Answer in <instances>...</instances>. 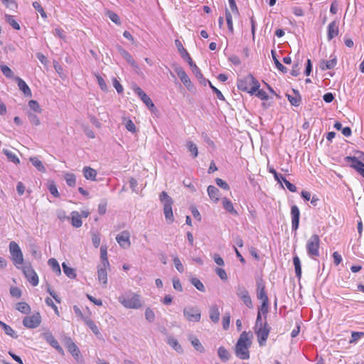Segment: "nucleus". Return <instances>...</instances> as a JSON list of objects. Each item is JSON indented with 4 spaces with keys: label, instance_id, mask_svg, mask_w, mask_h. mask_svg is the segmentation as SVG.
Instances as JSON below:
<instances>
[{
    "label": "nucleus",
    "instance_id": "16",
    "mask_svg": "<svg viewBox=\"0 0 364 364\" xmlns=\"http://www.w3.org/2000/svg\"><path fill=\"white\" fill-rule=\"evenodd\" d=\"M130 234L128 231L125 230L117 235L116 240L122 248H129L131 245Z\"/></svg>",
    "mask_w": 364,
    "mask_h": 364
},
{
    "label": "nucleus",
    "instance_id": "6",
    "mask_svg": "<svg viewBox=\"0 0 364 364\" xmlns=\"http://www.w3.org/2000/svg\"><path fill=\"white\" fill-rule=\"evenodd\" d=\"M320 238L316 234L311 235L306 242V251L312 258L319 256Z\"/></svg>",
    "mask_w": 364,
    "mask_h": 364
},
{
    "label": "nucleus",
    "instance_id": "19",
    "mask_svg": "<svg viewBox=\"0 0 364 364\" xmlns=\"http://www.w3.org/2000/svg\"><path fill=\"white\" fill-rule=\"evenodd\" d=\"M338 35V23L336 21L331 22L328 26L327 38L328 41Z\"/></svg>",
    "mask_w": 364,
    "mask_h": 364
},
{
    "label": "nucleus",
    "instance_id": "53",
    "mask_svg": "<svg viewBox=\"0 0 364 364\" xmlns=\"http://www.w3.org/2000/svg\"><path fill=\"white\" fill-rule=\"evenodd\" d=\"M27 115H28L30 122L32 124H33L35 126H38L41 124L40 119L36 114L28 112L27 113Z\"/></svg>",
    "mask_w": 364,
    "mask_h": 364
},
{
    "label": "nucleus",
    "instance_id": "57",
    "mask_svg": "<svg viewBox=\"0 0 364 364\" xmlns=\"http://www.w3.org/2000/svg\"><path fill=\"white\" fill-rule=\"evenodd\" d=\"M124 125L129 132H131L132 133H135L136 132V126L131 119L126 120Z\"/></svg>",
    "mask_w": 364,
    "mask_h": 364
},
{
    "label": "nucleus",
    "instance_id": "11",
    "mask_svg": "<svg viewBox=\"0 0 364 364\" xmlns=\"http://www.w3.org/2000/svg\"><path fill=\"white\" fill-rule=\"evenodd\" d=\"M41 323V316L40 313L37 312L31 316H26L23 319V324L28 328H37Z\"/></svg>",
    "mask_w": 364,
    "mask_h": 364
},
{
    "label": "nucleus",
    "instance_id": "62",
    "mask_svg": "<svg viewBox=\"0 0 364 364\" xmlns=\"http://www.w3.org/2000/svg\"><path fill=\"white\" fill-rule=\"evenodd\" d=\"M10 294L15 298H20L21 296V291L19 288L12 287L10 288Z\"/></svg>",
    "mask_w": 364,
    "mask_h": 364
},
{
    "label": "nucleus",
    "instance_id": "36",
    "mask_svg": "<svg viewBox=\"0 0 364 364\" xmlns=\"http://www.w3.org/2000/svg\"><path fill=\"white\" fill-rule=\"evenodd\" d=\"M0 326L4 329L6 334L8 336H10L11 337L14 338H17L18 335L15 333V331L13 330V328L7 325L6 323H4L3 321H0Z\"/></svg>",
    "mask_w": 364,
    "mask_h": 364
},
{
    "label": "nucleus",
    "instance_id": "17",
    "mask_svg": "<svg viewBox=\"0 0 364 364\" xmlns=\"http://www.w3.org/2000/svg\"><path fill=\"white\" fill-rule=\"evenodd\" d=\"M291 216L292 230L296 231L299 228L300 211L296 205H294L291 207Z\"/></svg>",
    "mask_w": 364,
    "mask_h": 364
},
{
    "label": "nucleus",
    "instance_id": "18",
    "mask_svg": "<svg viewBox=\"0 0 364 364\" xmlns=\"http://www.w3.org/2000/svg\"><path fill=\"white\" fill-rule=\"evenodd\" d=\"M43 337L53 348H55L59 353H63V348L50 332H45Z\"/></svg>",
    "mask_w": 364,
    "mask_h": 364
},
{
    "label": "nucleus",
    "instance_id": "20",
    "mask_svg": "<svg viewBox=\"0 0 364 364\" xmlns=\"http://www.w3.org/2000/svg\"><path fill=\"white\" fill-rule=\"evenodd\" d=\"M109 266H103L100 264L97 267V278L100 282L103 284H107V269L109 268Z\"/></svg>",
    "mask_w": 364,
    "mask_h": 364
},
{
    "label": "nucleus",
    "instance_id": "44",
    "mask_svg": "<svg viewBox=\"0 0 364 364\" xmlns=\"http://www.w3.org/2000/svg\"><path fill=\"white\" fill-rule=\"evenodd\" d=\"M62 266L63 272L67 277H68L70 279H75L77 275L75 273V270L73 268L68 267L65 262L63 263Z\"/></svg>",
    "mask_w": 364,
    "mask_h": 364
},
{
    "label": "nucleus",
    "instance_id": "42",
    "mask_svg": "<svg viewBox=\"0 0 364 364\" xmlns=\"http://www.w3.org/2000/svg\"><path fill=\"white\" fill-rule=\"evenodd\" d=\"M218 354L219 358L224 362H226L230 359V353L223 346H220L218 348Z\"/></svg>",
    "mask_w": 364,
    "mask_h": 364
},
{
    "label": "nucleus",
    "instance_id": "50",
    "mask_svg": "<svg viewBox=\"0 0 364 364\" xmlns=\"http://www.w3.org/2000/svg\"><path fill=\"white\" fill-rule=\"evenodd\" d=\"M28 107L30 109L36 112L41 113L42 109L41 108L38 102L36 100H31L28 102Z\"/></svg>",
    "mask_w": 364,
    "mask_h": 364
},
{
    "label": "nucleus",
    "instance_id": "3",
    "mask_svg": "<svg viewBox=\"0 0 364 364\" xmlns=\"http://www.w3.org/2000/svg\"><path fill=\"white\" fill-rule=\"evenodd\" d=\"M239 90L253 95L260 87L258 80L253 77L252 74H249L237 82Z\"/></svg>",
    "mask_w": 364,
    "mask_h": 364
},
{
    "label": "nucleus",
    "instance_id": "8",
    "mask_svg": "<svg viewBox=\"0 0 364 364\" xmlns=\"http://www.w3.org/2000/svg\"><path fill=\"white\" fill-rule=\"evenodd\" d=\"M183 316L189 322H199L201 318V311L197 306H188L183 309Z\"/></svg>",
    "mask_w": 364,
    "mask_h": 364
},
{
    "label": "nucleus",
    "instance_id": "28",
    "mask_svg": "<svg viewBox=\"0 0 364 364\" xmlns=\"http://www.w3.org/2000/svg\"><path fill=\"white\" fill-rule=\"evenodd\" d=\"M208 194L210 198L213 200L215 203L218 202L220 199V191L219 190L214 186H209L207 189Z\"/></svg>",
    "mask_w": 364,
    "mask_h": 364
},
{
    "label": "nucleus",
    "instance_id": "55",
    "mask_svg": "<svg viewBox=\"0 0 364 364\" xmlns=\"http://www.w3.org/2000/svg\"><path fill=\"white\" fill-rule=\"evenodd\" d=\"M175 44L176 46L179 53L181 54L182 57L186 59V53H188V52L183 48L181 42L179 40L176 39L175 41Z\"/></svg>",
    "mask_w": 364,
    "mask_h": 364
},
{
    "label": "nucleus",
    "instance_id": "43",
    "mask_svg": "<svg viewBox=\"0 0 364 364\" xmlns=\"http://www.w3.org/2000/svg\"><path fill=\"white\" fill-rule=\"evenodd\" d=\"M186 147L188 149V151L191 152V154L193 158H196L198 156V150L197 145L196 144H194L191 141H188L186 142Z\"/></svg>",
    "mask_w": 364,
    "mask_h": 364
},
{
    "label": "nucleus",
    "instance_id": "45",
    "mask_svg": "<svg viewBox=\"0 0 364 364\" xmlns=\"http://www.w3.org/2000/svg\"><path fill=\"white\" fill-rule=\"evenodd\" d=\"M269 311V301H262L261 306L258 309L257 316H261L263 314L264 316H267V314Z\"/></svg>",
    "mask_w": 364,
    "mask_h": 364
},
{
    "label": "nucleus",
    "instance_id": "30",
    "mask_svg": "<svg viewBox=\"0 0 364 364\" xmlns=\"http://www.w3.org/2000/svg\"><path fill=\"white\" fill-rule=\"evenodd\" d=\"M83 174L86 179L95 181L97 176V171L90 166H85L83 168Z\"/></svg>",
    "mask_w": 364,
    "mask_h": 364
},
{
    "label": "nucleus",
    "instance_id": "38",
    "mask_svg": "<svg viewBox=\"0 0 364 364\" xmlns=\"http://www.w3.org/2000/svg\"><path fill=\"white\" fill-rule=\"evenodd\" d=\"M271 53H272V58H273V60H274V63L277 67V68L280 70L282 73H287V68L284 66L279 61V60L277 59V55H276V53L274 50H272L271 51Z\"/></svg>",
    "mask_w": 364,
    "mask_h": 364
},
{
    "label": "nucleus",
    "instance_id": "25",
    "mask_svg": "<svg viewBox=\"0 0 364 364\" xmlns=\"http://www.w3.org/2000/svg\"><path fill=\"white\" fill-rule=\"evenodd\" d=\"M16 81L17 82L18 88L23 92V94L27 97H31V90L26 82L19 77H16Z\"/></svg>",
    "mask_w": 364,
    "mask_h": 364
},
{
    "label": "nucleus",
    "instance_id": "51",
    "mask_svg": "<svg viewBox=\"0 0 364 364\" xmlns=\"http://www.w3.org/2000/svg\"><path fill=\"white\" fill-rule=\"evenodd\" d=\"M33 6L36 11H38L40 13V14L43 18H44V19L47 18V14L45 12L43 8L41 6V5L39 2H38V1L33 2Z\"/></svg>",
    "mask_w": 364,
    "mask_h": 364
},
{
    "label": "nucleus",
    "instance_id": "10",
    "mask_svg": "<svg viewBox=\"0 0 364 364\" xmlns=\"http://www.w3.org/2000/svg\"><path fill=\"white\" fill-rule=\"evenodd\" d=\"M268 171L269 173H272L274 175V179L279 183H282V182H284L288 190L291 192H296V187L293 183H290L288 180L286 179V178L282 176V174L278 173L276 170L273 167H270L268 166Z\"/></svg>",
    "mask_w": 364,
    "mask_h": 364
},
{
    "label": "nucleus",
    "instance_id": "35",
    "mask_svg": "<svg viewBox=\"0 0 364 364\" xmlns=\"http://www.w3.org/2000/svg\"><path fill=\"white\" fill-rule=\"evenodd\" d=\"M4 19H5L6 22L8 23L14 29H15V30L21 29L19 23L15 20L14 16L6 14L4 15Z\"/></svg>",
    "mask_w": 364,
    "mask_h": 364
},
{
    "label": "nucleus",
    "instance_id": "13",
    "mask_svg": "<svg viewBox=\"0 0 364 364\" xmlns=\"http://www.w3.org/2000/svg\"><path fill=\"white\" fill-rule=\"evenodd\" d=\"M23 272L28 281L36 287L38 284V277L34 269L30 265H26L23 268Z\"/></svg>",
    "mask_w": 364,
    "mask_h": 364
},
{
    "label": "nucleus",
    "instance_id": "5",
    "mask_svg": "<svg viewBox=\"0 0 364 364\" xmlns=\"http://www.w3.org/2000/svg\"><path fill=\"white\" fill-rule=\"evenodd\" d=\"M159 199L164 205V213L165 218L168 223H172L174 220V217L172 210V205L173 204V199L168 195L166 191H162L159 195Z\"/></svg>",
    "mask_w": 364,
    "mask_h": 364
},
{
    "label": "nucleus",
    "instance_id": "12",
    "mask_svg": "<svg viewBox=\"0 0 364 364\" xmlns=\"http://www.w3.org/2000/svg\"><path fill=\"white\" fill-rule=\"evenodd\" d=\"M188 63L192 72L196 75V77L199 80L200 83L203 85L205 86L207 85V82L208 80L205 79L203 74L200 72V70L198 68V66L193 62L192 58H191L188 53H186V59Z\"/></svg>",
    "mask_w": 364,
    "mask_h": 364
},
{
    "label": "nucleus",
    "instance_id": "31",
    "mask_svg": "<svg viewBox=\"0 0 364 364\" xmlns=\"http://www.w3.org/2000/svg\"><path fill=\"white\" fill-rule=\"evenodd\" d=\"M71 224L75 228H80L82 225L81 216L77 211L71 213Z\"/></svg>",
    "mask_w": 364,
    "mask_h": 364
},
{
    "label": "nucleus",
    "instance_id": "40",
    "mask_svg": "<svg viewBox=\"0 0 364 364\" xmlns=\"http://www.w3.org/2000/svg\"><path fill=\"white\" fill-rule=\"evenodd\" d=\"M83 321L95 335L100 334V331L97 326L90 317L87 316L86 318H84Z\"/></svg>",
    "mask_w": 364,
    "mask_h": 364
},
{
    "label": "nucleus",
    "instance_id": "41",
    "mask_svg": "<svg viewBox=\"0 0 364 364\" xmlns=\"http://www.w3.org/2000/svg\"><path fill=\"white\" fill-rule=\"evenodd\" d=\"M48 265L51 267L53 272H55L57 274H61V270L60 265L58 262V261L54 258H50L48 261Z\"/></svg>",
    "mask_w": 364,
    "mask_h": 364
},
{
    "label": "nucleus",
    "instance_id": "37",
    "mask_svg": "<svg viewBox=\"0 0 364 364\" xmlns=\"http://www.w3.org/2000/svg\"><path fill=\"white\" fill-rule=\"evenodd\" d=\"M100 259L101 264L103 266H110L107 258V247L102 246L100 247Z\"/></svg>",
    "mask_w": 364,
    "mask_h": 364
},
{
    "label": "nucleus",
    "instance_id": "32",
    "mask_svg": "<svg viewBox=\"0 0 364 364\" xmlns=\"http://www.w3.org/2000/svg\"><path fill=\"white\" fill-rule=\"evenodd\" d=\"M29 160L31 162V164H33V166H35L38 171H39L41 173L46 172V167L43 166L41 161H40L37 157H36V156L31 157L29 159Z\"/></svg>",
    "mask_w": 364,
    "mask_h": 364
},
{
    "label": "nucleus",
    "instance_id": "21",
    "mask_svg": "<svg viewBox=\"0 0 364 364\" xmlns=\"http://www.w3.org/2000/svg\"><path fill=\"white\" fill-rule=\"evenodd\" d=\"M344 161L346 163H350V167L355 169L356 171L362 167H364V163L358 160L355 156H346Z\"/></svg>",
    "mask_w": 364,
    "mask_h": 364
},
{
    "label": "nucleus",
    "instance_id": "39",
    "mask_svg": "<svg viewBox=\"0 0 364 364\" xmlns=\"http://www.w3.org/2000/svg\"><path fill=\"white\" fill-rule=\"evenodd\" d=\"M16 309L26 314H28L31 312L30 306L27 303L23 301L17 303L16 305Z\"/></svg>",
    "mask_w": 364,
    "mask_h": 364
},
{
    "label": "nucleus",
    "instance_id": "46",
    "mask_svg": "<svg viewBox=\"0 0 364 364\" xmlns=\"http://www.w3.org/2000/svg\"><path fill=\"white\" fill-rule=\"evenodd\" d=\"M168 344L171 346L177 352H182V347L178 343V341L173 337H168L167 340Z\"/></svg>",
    "mask_w": 364,
    "mask_h": 364
},
{
    "label": "nucleus",
    "instance_id": "29",
    "mask_svg": "<svg viewBox=\"0 0 364 364\" xmlns=\"http://www.w3.org/2000/svg\"><path fill=\"white\" fill-rule=\"evenodd\" d=\"M337 64V59L336 57L328 60H321L320 63V68L322 70H330L333 68Z\"/></svg>",
    "mask_w": 364,
    "mask_h": 364
},
{
    "label": "nucleus",
    "instance_id": "24",
    "mask_svg": "<svg viewBox=\"0 0 364 364\" xmlns=\"http://www.w3.org/2000/svg\"><path fill=\"white\" fill-rule=\"evenodd\" d=\"M292 91L294 95L287 94V97L292 106L298 107L301 104V97L298 90L293 89Z\"/></svg>",
    "mask_w": 364,
    "mask_h": 364
},
{
    "label": "nucleus",
    "instance_id": "7",
    "mask_svg": "<svg viewBox=\"0 0 364 364\" xmlns=\"http://www.w3.org/2000/svg\"><path fill=\"white\" fill-rule=\"evenodd\" d=\"M9 251L14 264L19 268L23 264V257L18 245L14 241L11 242L9 243Z\"/></svg>",
    "mask_w": 364,
    "mask_h": 364
},
{
    "label": "nucleus",
    "instance_id": "60",
    "mask_svg": "<svg viewBox=\"0 0 364 364\" xmlns=\"http://www.w3.org/2000/svg\"><path fill=\"white\" fill-rule=\"evenodd\" d=\"M364 336V332H355L353 331L351 333V339L349 343H355L360 338Z\"/></svg>",
    "mask_w": 364,
    "mask_h": 364
},
{
    "label": "nucleus",
    "instance_id": "2",
    "mask_svg": "<svg viewBox=\"0 0 364 364\" xmlns=\"http://www.w3.org/2000/svg\"><path fill=\"white\" fill-rule=\"evenodd\" d=\"M251 346V341L249 340L248 333L243 331L235 346V355L242 360L249 359V348Z\"/></svg>",
    "mask_w": 364,
    "mask_h": 364
},
{
    "label": "nucleus",
    "instance_id": "33",
    "mask_svg": "<svg viewBox=\"0 0 364 364\" xmlns=\"http://www.w3.org/2000/svg\"><path fill=\"white\" fill-rule=\"evenodd\" d=\"M189 340L191 341V344L197 351H199L200 353H203L205 351L204 347L201 344L199 339H198L196 337L191 335L189 336Z\"/></svg>",
    "mask_w": 364,
    "mask_h": 364
},
{
    "label": "nucleus",
    "instance_id": "58",
    "mask_svg": "<svg viewBox=\"0 0 364 364\" xmlns=\"http://www.w3.org/2000/svg\"><path fill=\"white\" fill-rule=\"evenodd\" d=\"M207 83L209 84L210 87L212 89L213 92L217 95L218 98L220 100H225V97L222 94V92L215 87H214L212 83L208 80Z\"/></svg>",
    "mask_w": 364,
    "mask_h": 364
},
{
    "label": "nucleus",
    "instance_id": "1",
    "mask_svg": "<svg viewBox=\"0 0 364 364\" xmlns=\"http://www.w3.org/2000/svg\"><path fill=\"white\" fill-rule=\"evenodd\" d=\"M253 328L259 346H265L271 331V327L267 321V316H265L264 318H262V316L259 315L257 316Z\"/></svg>",
    "mask_w": 364,
    "mask_h": 364
},
{
    "label": "nucleus",
    "instance_id": "14",
    "mask_svg": "<svg viewBox=\"0 0 364 364\" xmlns=\"http://www.w3.org/2000/svg\"><path fill=\"white\" fill-rule=\"evenodd\" d=\"M174 71L187 89L191 90L193 87L192 83L183 68L181 66L176 65L174 67Z\"/></svg>",
    "mask_w": 364,
    "mask_h": 364
},
{
    "label": "nucleus",
    "instance_id": "59",
    "mask_svg": "<svg viewBox=\"0 0 364 364\" xmlns=\"http://www.w3.org/2000/svg\"><path fill=\"white\" fill-rule=\"evenodd\" d=\"M173 261L176 269L181 273L183 272L184 267L181 262L180 261L179 258L178 257H174Z\"/></svg>",
    "mask_w": 364,
    "mask_h": 364
},
{
    "label": "nucleus",
    "instance_id": "54",
    "mask_svg": "<svg viewBox=\"0 0 364 364\" xmlns=\"http://www.w3.org/2000/svg\"><path fill=\"white\" fill-rule=\"evenodd\" d=\"M145 318L149 323H152L155 320V314L149 307L145 310Z\"/></svg>",
    "mask_w": 364,
    "mask_h": 364
},
{
    "label": "nucleus",
    "instance_id": "52",
    "mask_svg": "<svg viewBox=\"0 0 364 364\" xmlns=\"http://www.w3.org/2000/svg\"><path fill=\"white\" fill-rule=\"evenodd\" d=\"M107 16L110 18L112 21H113L114 23L119 25L121 24V21L119 18V16L114 12L112 11H108L107 12Z\"/></svg>",
    "mask_w": 364,
    "mask_h": 364
},
{
    "label": "nucleus",
    "instance_id": "15",
    "mask_svg": "<svg viewBox=\"0 0 364 364\" xmlns=\"http://www.w3.org/2000/svg\"><path fill=\"white\" fill-rule=\"evenodd\" d=\"M134 92L135 94H136L140 99L142 100V102L147 106L149 109L152 110L153 109H155V105L153 103L151 98L142 90V89L138 86H136L134 87Z\"/></svg>",
    "mask_w": 364,
    "mask_h": 364
},
{
    "label": "nucleus",
    "instance_id": "64",
    "mask_svg": "<svg viewBox=\"0 0 364 364\" xmlns=\"http://www.w3.org/2000/svg\"><path fill=\"white\" fill-rule=\"evenodd\" d=\"M215 183L219 187H220L221 188H223L224 190L230 189V186H229L228 183H226L225 181H223L221 178H217L215 179Z\"/></svg>",
    "mask_w": 364,
    "mask_h": 364
},
{
    "label": "nucleus",
    "instance_id": "56",
    "mask_svg": "<svg viewBox=\"0 0 364 364\" xmlns=\"http://www.w3.org/2000/svg\"><path fill=\"white\" fill-rule=\"evenodd\" d=\"M1 70L6 77L9 78L14 77L13 71L7 65H1Z\"/></svg>",
    "mask_w": 364,
    "mask_h": 364
},
{
    "label": "nucleus",
    "instance_id": "23",
    "mask_svg": "<svg viewBox=\"0 0 364 364\" xmlns=\"http://www.w3.org/2000/svg\"><path fill=\"white\" fill-rule=\"evenodd\" d=\"M118 50L120 55L127 60V62L132 66L134 68H138V65L132 56L129 53L127 50L124 49L122 47L119 46Z\"/></svg>",
    "mask_w": 364,
    "mask_h": 364
},
{
    "label": "nucleus",
    "instance_id": "49",
    "mask_svg": "<svg viewBox=\"0 0 364 364\" xmlns=\"http://www.w3.org/2000/svg\"><path fill=\"white\" fill-rule=\"evenodd\" d=\"M191 283L199 291L204 292L205 291L203 284L196 277L191 279Z\"/></svg>",
    "mask_w": 364,
    "mask_h": 364
},
{
    "label": "nucleus",
    "instance_id": "63",
    "mask_svg": "<svg viewBox=\"0 0 364 364\" xmlns=\"http://www.w3.org/2000/svg\"><path fill=\"white\" fill-rule=\"evenodd\" d=\"M257 297L259 300H261L262 301H269L265 289L257 291Z\"/></svg>",
    "mask_w": 364,
    "mask_h": 364
},
{
    "label": "nucleus",
    "instance_id": "27",
    "mask_svg": "<svg viewBox=\"0 0 364 364\" xmlns=\"http://www.w3.org/2000/svg\"><path fill=\"white\" fill-rule=\"evenodd\" d=\"M222 203H223V206L224 209L227 212L232 214L233 215H238L237 211L234 208L233 204L230 199H228V198H225V197L223 198L222 199Z\"/></svg>",
    "mask_w": 364,
    "mask_h": 364
},
{
    "label": "nucleus",
    "instance_id": "22",
    "mask_svg": "<svg viewBox=\"0 0 364 364\" xmlns=\"http://www.w3.org/2000/svg\"><path fill=\"white\" fill-rule=\"evenodd\" d=\"M66 347L75 359L77 360L79 359L80 352L77 346L70 338L67 341Z\"/></svg>",
    "mask_w": 364,
    "mask_h": 364
},
{
    "label": "nucleus",
    "instance_id": "48",
    "mask_svg": "<svg viewBox=\"0 0 364 364\" xmlns=\"http://www.w3.org/2000/svg\"><path fill=\"white\" fill-rule=\"evenodd\" d=\"M65 179L66 181L68 186H69L70 187H73L75 186L76 178L73 173H67L65 175Z\"/></svg>",
    "mask_w": 364,
    "mask_h": 364
},
{
    "label": "nucleus",
    "instance_id": "26",
    "mask_svg": "<svg viewBox=\"0 0 364 364\" xmlns=\"http://www.w3.org/2000/svg\"><path fill=\"white\" fill-rule=\"evenodd\" d=\"M220 311L219 308L216 304H213L210 306L209 309V316L210 320L215 323H217L220 320Z\"/></svg>",
    "mask_w": 364,
    "mask_h": 364
},
{
    "label": "nucleus",
    "instance_id": "4",
    "mask_svg": "<svg viewBox=\"0 0 364 364\" xmlns=\"http://www.w3.org/2000/svg\"><path fill=\"white\" fill-rule=\"evenodd\" d=\"M118 300L127 309H137L142 306L140 296L133 292L122 294Z\"/></svg>",
    "mask_w": 364,
    "mask_h": 364
},
{
    "label": "nucleus",
    "instance_id": "9",
    "mask_svg": "<svg viewBox=\"0 0 364 364\" xmlns=\"http://www.w3.org/2000/svg\"><path fill=\"white\" fill-rule=\"evenodd\" d=\"M236 295L248 309H252L253 304L249 291L243 285L236 287Z\"/></svg>",
    "mask_w": 364,
    "mask_h": 364
},
{
    "label": "nucleus",
    "instance_id": "61",
    "mask_svg": "<svg viewBox=\"0 0 364 364\" xmlns=\"http://www.w3.org/2000/svg\"><path fill=\"white\" fill-rule=\"evenodd\" d=\"M230 322V314L226 313L223 317V327L225 330L228 329Z\"/></svg>",
    "mask_w": 364,
    "mask_h": 364
},
{
    "label": "nucleus",
    "instance_id": "47",
    "mask_svg": "<svg viewBox=\"0 0 364 364\" xmlns=\"http://www.w3.org/2000/svg\"><path fill=\"white\" fill-rule=\"evenodd\" d=\"M3 153L7 156V158L9 159V161L14 162L16 164L20 163L19 159L11 151H10L9 149H4Z\"/></svg>",
    "mask_w": 364,
    "mask_h": 364
},
{
    "label": "nucleus",
    "instance_id": "34",
    "mask_svg": "<svg viewBox=\"0 0 364 364\" xmlns=\"http://www.w3.org/2000/svg\"><path fill=\"white\" fill-rule=\"evenodd\" d=\"M293 263L295 268V274L296 277L299 279L301 277V264L299 257L294 255L293 257Z\"/></svg>",
    "mask_w": 364,
    "mask_h": 364
}]
</instances>
